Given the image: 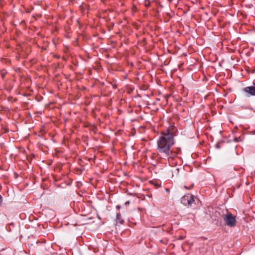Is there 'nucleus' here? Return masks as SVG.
<instances>
[{
    "label": "nucleus",
    "mask_w": 255,
    "mask_h": 255,
    "mask_svg": "<svg viewBox=\"0 0 255 255\" xmlns=\"http://www.w3.org/2000/svg\"><path fill=\"white\" fill-rule=\"evenodd\" d=\"M176 129L169 128L162 131L157 140L158 155L164 158H172L177 155L180 149L173 151L171 147L175 143L174 136Z\"/></svg>",
    "instance_id": "1"
},
{
    "label": "nucleus",
    "mask_w": 255,
    "mask_h": 255,
    "mask_svg": "<svg viewBox=\"0 0 255 255\" xmlns=\"http://www.w3.org/2000/svg\"><path fill=\"white\" fill-rule=\"evenodd\" d=\"M223 219L225 223V225L230 227H233L236 225V217L233 216L232 214L229 213L226 215H224Z\"/></svg>",
    "instance_id": "2"
},
{
    "label": "nucleus",
    "mask_w": 255,
    "mask_h": 255,
    "mask_svg": "<svg viewBox=\"0 0 255 255\" xmlns=\"http://www.w3.org/2000/svg\"><path fill=\"white\" fill-rule=\"evenodd\" d=\"M195 197L190 194H187L183 196L181 198V203L184 205L191 207L195 202Z\"/></svg>",
    "instance_id": "3"
},
{
    "label": "nucleus",
    "mask_w": 255,
    "mask_h": 255,
    "mask_svg": "<svg viewBox=\"0 0 255 255\" xmlns=\"http://www.w3.org/2000/svg\"><path fill=\"white\" fill-rule=\"evenodd\" d=\"M243 91L247 94V96H255V86H248L244 88Z\"/></svg>",
    "instance_id": "4"
},
{
    "label": "nucleus",
    "mask_w": 255,
    "mask_h": 255,
    "mask_svg": "<svg viewBox=\"0 0 255 255\" xmlns=\"http://www.w3.org/2000/svg\"><path fill=\"white\" fill-rule=\"evenodd\" d=\"M242 140H243V138L241 136H239L238 137H235L234 138V141H235L236 142H241V141H242Z\"/></svg>",
    "instance_id": "5"
},
{
    "label": "nucleus",
    "mask_w": 255,
    "mask_h": 255,
    "mask_svg": "<svg viewBox=\"0 0 255 255\" xmlns=\"http://www.w3.org/2000/svg\"><path fill=\"white\" fill-rule=\"evenodd\" d=\"M121 216V215L120 213L117 214V216H116V220H117V222H119L120 223L122 224V223H123L122 221H121L120 220Z\"/></svg>",
    "instance_id": "6"
},
{
    "label": "nucleus",
    "mask_w": 255,
    "mask_h": 255,
    "mask_svg": "<svg viewBox=\"0 0 255 255\" xmlns=\"http://www.w3.org/2000/svg\"><path fill=\"white\" fill-rule=\"evenodd\" d=\"M150 5V2L149 0H145V5L147 7L148 6Z\"/></svg>",
    "instance_id": "7"
},
{
    "label": "nucleus",
    "mask_w": 255,
    "mask_h": 255,
    "mask_svg": "<svg viewBox=\"0 0 255 255\" xmlns=\"http://www.w3.org/2000/svg\"><path fill=\"white\" fill-rule=\"evenodd\" d=\"M1 203H2V197L0 195V206H1Z\"/></svg>",
    "instance_id": "8"
},
{
    "label": "nucleus",
    "mask_w": 255,
    "mask_h": 255,
    "mask_svg": "<svg viewBox=\"0 0 255 255\" xmlns=\"http://www.w3.org/2000/svg\"><path fill=\"white\" fill-rule=\"evenodd\" d=\"M216 146L217 148H220V146H219V144L218 143L216 145Z\"/></svg>",
    "instance_id": "9"
},
{
    "label": "nucleus",
    "mask_w": 255,
    "mask_h": 255,
    "mask_svg": "<svg viewBox=\"0 0 255 255\" xmlns=\"http://www.w3.org/2000/svg\"><path fill=\"white\" fill-rule=\"evenodd\" d=\"M184 188L187 189H190L191 188V187H187L186 186H184Z\"/></svg>",
    "instance_id": "10"
},
{
    "label": "nucleus",
    "mask_w": 255,
    "mask_h": 255,
    "mask_svg": "<svg viewBox=\"0 0 255 255\" xmlns=\"http://www.w3.org/2000/svg\"><path fill=\"white\" fill-rule=\"evenodd\" d=\"M193 186V185L192 184L191 186V187H192Z\"/></svg>",
    "instance_id": "11"
}]
</instances>
